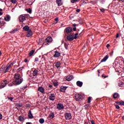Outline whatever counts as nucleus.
<instances>
[{
    "mask_svg": "<svg viewBox=\"0 0 124 124\" xmlns=\"http://www.w3.org/2000/svg\"><path fill=\"white\" fill-rule=\"evenodd\" d=\"M23 78L21 76V75L18 73H16L14 75V79L12 83H10L7 80H3V81L0 83V89H3L5 87L6 85H8V87H13V86H18L22 84L23 82Z\"/></svg>",
    "mask_w": 124,
    "mask_h": 124,
    "instance_id": "obj_1",
    "label": "nucleus"
},
{
    "mask_svg": "<svg viewBox=\"0 0 124 124\" xmlns=\"http://www.w3.org/2000/svg\"><path fill=\"white\" fill-rule=\"evenodd\" d=\"M52 42H53V38L50 37H47L45 41H44L43 44H45V45L47 46V45H49V44L52 43Z\"/></svg>",
    "mask_w": 124,
    "mask_h": 124,
    "instance_id": "obj_2",
    "label": "nucleus"
},
{
    "mask_svg": "<svg viewBox=\"0 0 124 124\" xmlns=\"http://www.w3.org/2000/svg\"><path fill=\"white\" fill-rule=\"evenodd\" d=\"M75 97L77 101H81L84 98V95L83 94L77 93L76 94Z\"/></svg>",
    "mask_w": 124,
    "mask_h": 124,
    "instance_id": "obj_3",
    "label": "nucleus"
},
{
    "mask_svg": "<svg viewBox=\"0 0 124 124\" xmlns=\"http://www.w3.org/2000/svg\"><path fill=\"white\" fill-rule=\"evenodd\" d=\"M65 31L66 33L68 35L69 33H72L73 29L71 27H66L65 29Z\"/></svg>",
    "mask_w": 124,
    "mask_h": 124,
    "instance_id": "obj_4",
    "label": "nucleus"
},
{
    "mask_svg": "<svg viewBox=\"0 0 124 124\" xmlns=\"http://www.w3.org/2000/svg\"><path fill=\"white\" fill-rule=\"evenodd\" d=\"M64 116L66 120H67V121L71 120L72 118V116H71V113H65Z\"/></svg>",
    "mask_w": 124,
    "mask_h": 124,
    "instance_id": "obj_5",
    "label": "nucleus"
},
{
    "mask_svg": "<svg viewBox=\"0 0 124 124\" xmlns=\"http://www.w3.org/2000/svg\"><path fill=\"white\" fill-rule=\"evenodd\" d=\"M74 35H73V34H71L70 35H68L67 36V40H68V41H73L74 40Z\"/></svg>",
    "mask_w": 124,
    "mask_h": 124,
    "instance_id": "obj_6",
    "label": "nucleus"
},
{
    "mask_svg": "<svg viewBox=\"0 0 124 124\" xmlns=\"http://www.w3.org/2000/svg\"><path fill=\"white\" fill-rule=\"evenodd\" d=\"M14 64V63H11L9 65H8L7 67L6 68V69L5 70V71L4 72V74L6 73V72H8L9 71V69L12 67V66Z\"/></svg>",
    "mask_w": 124,
    "mask_h": 124,
    "instance_id": "obj_7",
    "label": "nucleus"
},
{
    "mask_svg": "<svg viewBox=\"0 0 124 124\" xmlns=\"http://www.w3.org/2000/svg\"><path fill=\"white\" fill-rule=\"evenodd\" d=\"M68 87L61 86L60 89V92L62 93H65V91H66V89H67Z\"/></svg>",
    "mask_w": 124,
    "mask_h": 124,
    "instance_id": "obj_8",
    "label": "nucleus"
},
{
    "mask_svg": "<svg viewBox=\"0 0 124 124\" xmlns=\"http://www.w3.org/2000/svg\"><path fill=\"white\" fill-rule=\"evenodd\" d=\"M109 58V55H107L100 62V63H99L98 65L100 64L101 63V62H106V61H107V60H108Z\"/></svg>",
    "mask_w": 124,
    "mask_h": 124,
    "instance_id": "obj_9",
    "label": "nucleus"
},
{
    "mask_svg": "<svg viewBox=\"0 0 124 124\" xmlns=\"http://www.w3.org/2000/svg\"><path fill=\"white\" fill-rule=\"evenodd\" d=\"M48 98L50 100H52V101H54V100L56 99V96H55V94L51 93L50 96H49Z\"/></svg>",
    "mask_w": 124,
    "mask_h": 124,
    "instance_id": "obj_10",
    "label": "nucleus"
},
{
    "mask_svg": "<svg viewBox=\"0 0 124 124\" xmlns=\"http://www.w3.org/2000/svg\"><path fill=\"white\" fill-rule=\"evenodd\" d=\"M55 54L53 55L54 58H60L61 57V53L59 52L58 51L54 52Z\"/></svg>",
    "mask_w": 124,
    "mask_h": 124,
    "instance_id": "obj_11",
    "label": "nucleus"
},
{
    "mask_svg": "<svg viewBox=\"0 0 124 124\" xmlns=\"http://www.w3.org/2000/svg\"><path fill=\"white\" fill-rule=\"evenodd\" d=\"M19 22H23L24 21H25L26 20V16H23V15H21L19 16Z\"/></svg>",
    "mask_w": 124,
    "mask_h": 124,
    "instance_id": "obj_12",
    "label": "nucleus"
},
{
    "mask_svg": "<svg viewBox=\"0 0 124 124\" xmlns=\"http://www.w3.org/2000/svg\"><path fill=\"white\" fill-rule=\"evenodd\" d=\"M63 108H64V107L62 104L59 103L57 105V109H59V110H62Z\"/></svg>",
    "mask_w": 124,
    "mask_h": 124,
    "instance_id": "obj_13",
    "label": "nucleus"
},
{
    "mask_svg": "<svg viewBox=\"0 0 124 124\" xmlns=\"http://www.w3.org/2000/svg\"><path fill=\"white\" fill-rule=\"evenodd\" d=\"M56 2L58 6H62L63 4L62 0H56Z\"/></svg>",
    "mask_w": 124,
    "mask_h": 124,
    "instance_id": "obj_14",
    "label": "nucleus"
},
{
    "mask_svg": "<svg viewBox=\"0 0 124 124\" xmlns=\"http://www.w3.org/2000/svg\"><path fill=\"white\" fill-rule=\"evenodd\" d=\"M32 35V31H31V29L30 30L27 31V37H31Z\"/></svg>",
    "mask_w": 124,
    "mask_h": 124,
    "instance_id": "obj_15",
    "label": "nucleus"
},
{
    "mask_svg": "<svg viewBox=\"0 0 124 124\" xmlns=\"http://www.w3.org/2000/svg\"><path fill=\"white\" fill-rule=\"evenodd\" d=\"M18 120L19 122H21V123H24L26 119L22 115H20L18 117Z\"/></svg>",
    "mask_w": 124,
    "mask_h": 124,
    "instance_id": "obj_16",
    "label": "nucleus"
},
{
    "mask_svg": "<svg viewBox=\"0 0 124 124\" xmlns=\"http://www.w3.org/2000/svg\"><path fill=\"white\" fill-rule=\"evenodd\" d=\"M76 85L78 86V87H79V88H81L83 86V82L80 81H78L76 82Z\"/></svg>",
    "mask_w": 124,
    "mask_h": 124,
    "instance_id": "obj_17",
    "label": "nucleus"
},
{
    "mask_svg": "<svg viewBox=\"0 0 124 124\" xmlns=\"http://www.w3.org/2000/svg\"><path fill=\"white\" fill-rule=\"evenodd\" d=\"M45 90V89L42 86H41L38 88V92H40L42 93H44Z\"/></svg>",
    "mask_w": 124,
    "mask_h": 124,
    "instance_id": "obj_18",
    "label": "nucleus"
},
{
    "mask_svg": "<svg viewBox=\"0 0 124 124\" xmlns=\"http://www.w3.org/2000/svg\"><path fill=\"white\" fill-rule=\"evenodd\" d=\"M113 98L116 99V98H119V97H120V95L119 94V93H115L113 94Z\"/></svg>",
    "mask_w": 124,
    "mask_h": 124,
    "instance_id": "obj_19",
    "label": "nucleus"
},
{
    "mask_svg": "<svg viewBox=\"0 0 124 124\" xmlns=\"http://www.w3.org/2000/svg\"><path fill=\"white\" fill-rule=\"evenodd\" d=\"M28 118L29 119H33V115L31 114V111L30 110L28 113Z\"/></svg>",
    "mask_w": 124,
    "mask_h": 124,
    "instance_id": "obj_20",
    "label": "nucleus"
},
{
    "mask_svg": "<svg viewBox=\"0 0 124 124\" xmlns=\"http://www.w3.org/2000/svg\"><path fill=\"white\" fill-rule=\"evenodd\" d=\"M38 74V70H36V69H35L34 71H33V76L35 77Z\"/></svg>",
    "mask_w": 124,
    "mask_h": 124,
    "instance_id": "obj_21",
    "label": "nucleus"
},
{
    "mask_svg": "<svg viewBox=\"0 0 124 124\" xmlns=\"http://www.w3.org/2000/svg\"><path fill=\"white\" fill-rule=\"evenodd\" d=\"M23 30L25 31H28L31 29L28 26H25L23 28Z\"/></svg>",
    "mask_w": 124,
    "mask_h": 124,
    "instance_id": "obj_22",
    "label": "nucleus"
},
{
    "mask_svg": "<svg viewBox=\"0 0 124 124\" xmlns=\"http://www.w3.org/2000/svg\"><path fill=\"white\" fill-rule=\"evenodd\" d=\"M48 117L51 119H54L55 118V114L54 112H51L49 114Z\"/></svg>",
    "mask_w": 124,
    "mask_h": 124,
    "instance_id": "obj_23",
    "label": "nucleus"
},
{
    "mask_svg": "<svg viewBox=\"0 0 124 124\" xmlns=\"http://www.w3.org/2000/svg\"><path fill=\"white\" fill-rule=\"evenodd\" d=\"M10 16L9 15H7L6 17H4V20L6 21V22H9L10 21Z\"/></svg>",
    "mask_w": 124,
    "mask_h": 124,
    "instance_id": "obj_24",
    "label": "nucleus"
},
{
    "mask_svg": "<svg viewBox=\"0 0 124 124\" xmlns=\"http://www.w3.org/2000/svg\"><path fill=\"white\" fill-rule=\"evenodd\" d=\"M34 52H35V50L34 49L31 50L29 54L30 57H31V56H32V55L34 54Z\"/></svg>",
    "mask_w": 124,
    "mask_h": 124,
    "instance_id": "obj_25",
    "label": "nucleus"
},
{
    "mask_svg": "<svg viewBox=\"0 0 124 124\" xmlns=\"http://www.w3.org/2000/svg\"><path fill=\"white\" fill-rule=\"evenodd\" d=\"M55 66H56L57 68H59V67H61V63L60 62H56Z\"/></svg>",
    "mask_w": 124,
    "mask_h": 124,
    "instance_id": "obj_26",
    "label": "nucleus"
},
{
    "mask_svg": "<svg viewBox=\"0 0 124 124\" xmlns=\"http://www.w3.org/2000/svg\"><path fill=\"white\" fill-rule=\"evenodd\" d=\"M116 103L119 105H123L124 106V101L116 102Z\"/></svg>",
    "mask_w": 124,
    "mask_h": 124,
    "instance_id": "obj_27",
    "label": "nucleus"
},
{
    "mask_svg": "<svg viewBox=\"0 0 124 124\" xmlns=\"http://www.w3.org/2000/svg\"><path fill=\"white\" fill-rule=\"evenodd\" d=\"M118 86L119 87H123V86H124V82L122 81H119L118 83Z\"/></svg>",
    "mask_w": 124,
    "mask_h": 124,
    "instance_id": "obj_28",
    "label": "nucleus"
},
{
    "mask_svg": "<svg viewBox=\"0 0 124 124\" xmlns=\"http://www.w3.org/2000/svg\"><path fill=\"white\" fill-rule=\"evenodd\" d=\"M80 0H71L72 3H75L76 2H79Z\"/></svg>",
    "mask_w": 124,
    "mask_h": 124,
    "instance_id": "obj_29",
    "label": "nucleus"
},
{
    "mask_svg": "<svg viewBox=\"0 0 124 124\" xmlns=\"http://www.w3.org/2000/svg\"><path fill=\"white\" fill-rule=\"evenodd\" d=\"M73 26L74 27V28H73L74 31H76V26H78V25L76 24H73Z\"/></svg>",
    "mask_w": 124,
    "mask_h": 124,
    "instance_id": "obj_30",
    "label": "nucleus"
},
{
    "mask_svg": "<svg viewBox=\"0 0 124 124\" xmlns=\"http://www.w3.org/2000/svg\"><path fill=\"white\" fill-rule=\"evenodd\" d=\"M39 122L40 123V124H44V122H45V120H44L43 119H40L39 120Z\"/></svg>",
    "mask_w": 124,
    "mask_h": 124,
    "instance_id": "obj_31",
    "label": "nucleus"
},
{
    "mask_svg": "<svg viewBox=\"0 0 124 124\" xmlns=\"http://www.w3.org/2000/svg\"><path fill=\"white\" fill-rule=\"evenodd\" d=\"M26 11L30 14H31V8L26 9Z\"/></svg>",
    "mask_w": 124,
    "mask_h": 124,
    "instance_id": "obj_32",
    "label": "nucleus"
},
{
    "mask_svg": "<svg viewBox=\"0 0 124 124\" xmlns=\"http://www.w3.org/2000/svg\"><path fill=\"white\" fill-rule=\"evenodd\" d=\"M53 85L54 86V87H58L59 86V82H53Z\"/></svg>",
    "mask_w": 124,
    "mask_h": 124,
    "instance_id": "obj_33",
    "label": "nucleus"
},
{
    "mask_svg": "<svg viewBox=\"0 0 124 124\" xmlns=\"http://www.w3.org/2000/svg\"><path fill=\"white\" fill-rule=\"evenodd\" d=\"M18 31V29L16 28L11 32V33H15V32H16V31Z\"/></svg>",
    "mask_w": 124,
    "mask_h": 124,
    "instance_id": "obj_34",
    "label": "nucleus"
},
{
    "mask_svg": "<svg viewBox=\"0 0 124 124\" xmlns=\"http://www.w3.org/2000/svg\"><path fill=\"white\" fill-rule=\"evenodd\" d=\"M64 47H65V49L68 50V45H67V44L64 43Z\"/></svg>",
    "mask_w": 124,
    "mask_h": 124,
    "instance_id": "obj_35",
    "label": "nucleus"
},
{
    "mask_svg": "<svg viewBox=\"0 0 124 124\" xmlns=\"http://www.w3.org/2000/svg\"><path fill=\"white\" fill-rule=\"evenodd\" d=\"M11 0V2H12V3H13V4H15V3L17 2V0Z\"/></svg>",
    "mask_w": 124,
    "mask_h": 124,
    "instance_id": "obj_36",
    "label": "nucleus"
},
{
    "mask_svg": "<svg viewBox=\"0 0 124 124\" xmlns=\"http://www.w3.org/2000/svg\"><path fill=\"white\" fill-rule=\"evenodd\" d=\"M90 106H91V104H86L84 106V107L85 109H88V108H89V107H90Z\"/></svg>",
    "mask_w": 124,
    "mask_h": 124,
    "instance_id": "obj_37",
    "label": "nucleus"
},
{
    "mask_svg": "<svg viewBox=\"0 0 124 124\" xmlns=\"http://www.w3.org/2000/svg\"><path fill=\"white\" fill-rule=\"evenodd\" d=\"M78 33H76L75 34V36L74 35V39H77V37H78Z\"/></svg>",
    "mask_w": 124,
    "mask_h": 124,
    "instance_id": "obj_38",
    "label": "nucleus"
},
{
    "mask_svg": "<svg viewBox=\"0 0 124 124\" xmlns=\"http://www.w3.org/2000/svg\"><path fill=\"white\" fill-rule=\"evenodd\" d=\"M91 100H92V97L89 96L88 99V103H91Z\"/></svg>",
    "mask_w": 124,
    "mask_h": 124,
    "instance_id": "obj_39",
    "label": "nucleus"
},
{
    "mask_svg": "<svg viewBox=\"0 0 124 124\" xmlns=\"http://www.w3.org/2000/svg\"><path fill=\"white\" fill-rule=\"evenodd\" d=\"M90 3H91V4H93V5H94V4H95V3H96V1H91L90 2Z\"/></svg>",
    "mask_w": 124,
    "mask_h": 124,
    "instance_id": "obj_40",
    "label": "nucleus"
},
{
    "mask_svg": "<svg viewBox=\"0 0 124 124\" xmlns=\"http://www.w3.org/2000/svg\"><path fill=\"white\" fill-rule=\"evenodd\" d=\"M8 99H9V100H11V101H13V97H8Z\"/></svg>",
    "mask_w": 124,
    "mask_h": 124,
    "instance_id": "obj_41",
    "label": "nucleus"
},
{
    "mask_svg": "<svg viewBox=\"0 0 124 124\" xmlns=\"http://www.w3.org/2000/svg\"><path fill=\"white\" fill-rule=\"evenodd\" d=\"M23 68H24V67H21L20 68H19L18 69H17V71L19 72V71H21Z\"/></svg>",
    "mask_w": 124,
    "mask_h": 124,
    "instance_id": "obj_42",
    "label": "nucleus"
},
{
    "mask_svg": "<svg viewBox=\"0 0 124 124\" xmlns=\"http://www.w3.org/2000/svg\"><path fill=\"white\" fill-rule=\"evenodd\" d=\"M55 21H56V22H55V24H57V23H58V21H59V17H56V18H55Z\"/></svg>",
    "mask_w": 124,
    "mask_h": 124,
    "instance_id": "obj_43",
    "label": "nucleus"
},
{
    "mask_svg": "<svg viewBox=\"0 0 124 124\" xmlns=\"http://www.w3.org/2000/svg\"><path fill=\"white\" fill-rule=\"evenodd\" d=\"M66 80H67V81H71V78L69 77V78H66Z\"/></svg>",
    "mask_w": 124,
    "mask_h": 124,
    "instance_id": "obj_44",
    "label": "nucleus"
},
{
    "mask_svg": "<svg viewBox=\"0 0 124 124\" xmlns=\"http://www.w3.org/2000/svg\"><path fill=\"white\" fill-rule=\"evenodd\" d=\"M16 106H17V107H22L23 106V105L19 104H17Z\"/></svg>",
    "mask_w": 124,
    "mask_h": 124,
    "instance_id": "obj_45",
    "label": "nucleus"
},
{
    "mask_svg": "<svg viewBox=\"0 0 124 124\" xmlns=\"http://www.w3.org/2000/svg\"><path fill=\"white\" fill-rule=\"evenodd\" d=\"M38 61H39V59L38 58L36 57V58H35V61H34V62H38Z\"/></svg>",
    "mask_w": 124,
    "mask_h": 124,
    "instance_id": "obj_46",
    "label": "nucleus"
},
{
    "mask_svg": "<svg viewBox=\"0 0 124 124\" xmlns=\"http://www.w3.org/2000/svg\"><path fill=\"white\" fill-rule=\"evenodd\" d=\"M115 107H116V109H120V106H119V105H116Z\"/></svg>",
    "mask_w": 124,
    "mask_h": 124,
    "instance_id": "obj_47",
    "label": "nucleus"
},
{
    "mask_svg": "<svg viewBox=\"0 0 124 124\" xmlns=\"http://www.w3.org/2000/svg\"><path fill=\"white\" fill-rule=\"evenodd\" d=\"M100 11H101V12L104 13L105 10L104 9V8L100 9Z\"/></svg>",
    "mask_w": 124,
    "mask_h": 124,
    "instance_id": "obj_48",
    "label": "nucleus"
},
{
    "mask_svg": "<svg viewBox=\"0 0 124 124\" xmlns=\"http://www.w3.org/2000/svg\"><path fill=\"white\" fill-rule=\"evenodd\" d=\"M4 70L3 69H0V73H2Z\"/></svg>",
    "mask_w": 124,
    "mask_h": 124,
    "instance_id": "obj_49",
    "label": "nucleus"
},
{
    "mask_svg": "<svg viewBox=\"0 0 124 124\" xmlns=\"http://www.w3.org/2000/svg\"><path fill=\"white\" fill-rule=\"evenodd\" d=\"M102 77H104V78H107V77H108V76H104V75H102Z\"/></svg>",
    "mask_w": 124,
    "mask_h": 124,
    "instance_id": "obj_50",
    "label": "nucleus"
},
{
    "mask_svg": "<svg viewBox=\"0 0 124 124\" xmlns=\"http://www.w3.org/2000/svg\"><path fill=\"white\" fill-rule=\"evenodd\" d=\"M91 123L92 124H94V121H93V120H91Z\"/></svg>",
    "mask_w": 124,
    "mask_h": 124,
    "instance_id": "obj_51",
    "label": "nucleus"
},
{
    "mask_svg": "<svg viewBox=\"0 0 124 124\" xmlns=\"http://www.w3.org/2000/svg\"><path fill=\"white\" fill-rule=\"evenodd\" d=\"M76 11L77 12H80V11H81V10H80V9H77Z\"/></svg>",
    "mask_w": 124,
    "mask_h": 124,
    "instance_id": "obj_52",
    "label": "nucleus"
},
{
    "mask_svg": "<svg viewBox=\"0 0 124 124\" xmlns=\"http://www.w3.org/2000/svg\"><path fill=\"white\" fill-rule=\"evenodd\" d=\"M48 88H50V89H53V85H49Z\"/></svg>",
    "mask_w": 124,
    "mask_h": 124,
    "instance_id": "obj_53",
    "label": "nucleus"
},
{
    "mask_svg": "<svg viewBox=\"0 0 124 124\" xmlns=\"http://www.w3.org/2000/svg\"><path fill=\"white\" fill-rule=\"evenodd\" d=\"M1 69H3V70H4L5 69V67H3V66H2V67L0 68Z\"/></svg>",
    "mask_w": 124,
    "mask_h": 124,
    "instance_id": "obj_54",
    "label": "nucleus"
},
{
    "mask_svg": "<svg viewBox=\"0 0 124 124\" xmlns=\"http://www.w3.org/2000/svg\"><path fill=\"white\" fill-rule=\"evenodd\" d=\"M113 54H114V51L112 50L111 53H110V56H113Z\"/></svg>",
    "mask_w": 124,
    "mask_h": 124,
    "instance_id": "obj_55",
    "label": "nucleus"
},
{
    "mask_svg": "<svg viewBox=\"0 0 124 124\" xmlns=\"http://www.w3.org/2000/svg\"><path fill=\"white\" fill-rule=\"evenodd\" d=\"M109 46H110V44H108L106 46L107 48H109Z\"/></svg>",
    "mask_w": 124,
    "mask_h": 124,
    "instance_id": "obj_56",
    "label": "nucleus"
},
{
    "mask_svg": "<svg viewBox=\"0 0 124 124\" xmlns=\"http://www.w3.org/2000/svg\"><path fill=\"white\" fill-rule=\"evenodd\" d=\"M70 78L71 79V80H72V79H74V77H73V76H70Z\"/></svg>",
    "mask_w": 124,
    "mask_h": 124,
    "instance_id": "obj_57",
    "label": "nucleus"
},
{
    "mask_svg": "<svg viewBox=\"0 0 124 124\" xmlns=\"http://www.w3.org/2000/svg\"><path fill=\"white\" fill-rule=\"evenodd\" d=\"M1 119H2V115L0 114V120H1Z\"/></svg>",
    "mask_w": 124,
    "mask_h": 124,
    "instance_id": "obj_58",
    "label": "nucleus"
},
{
    "mask_svg": "<svg viewBox=\"0 0 124 124\" xmlns=\"http://www.w3.org/2000/svg\"><path fill=\"white\" fill-rule=\"evenodd\" d=\"M24 62H28V59H25L24 60Z\"/></svg>",
    "mask_w": 124,
    "mask_h": 124,
    "instance_id": "obj_59",
    "label": "nucleus"
},
{
    "mask_svg": "<svg viewBox=\"0 0 124 124\" xmlns=\"http://www.w3.org/2000/svg\"><path fill=\"white\" fill-rule=\"evenodd\" d=\"M119 33L116 34V38H118V37H119Z\"/></svg>",
    "mask_w": 124,
    "mask_h": 124,
    "instance_id": "obj_60",
    "label": "nucleus"
},
{
    "mask_svg": "<svg viewBox=\"0 0 124 124\" xmlns=\"http://www.w3.org/2000/svg\"><path fill=\"white\" fill-rule=\"evenodd\" d=\"M31 122H27L26 123V124H31Z\"/></svg>",
    "mask_w": 124,
    "mask_h": 124,
    "instance_id": "obj_61",
    "label": "nucleus"
},
{
    "mask_svg": "<svg viewBox=\"0 0 124 124\" xmlns=\"http://www.w3.org/2000/svg\"><path fill=\"white\" fill-rule=\"evenodd\" d=\"M97 71H98V73H99H99H100V70L98 69Z\"/></svg>",
    "mask_w": 124,
    "mask_h": 124,
    "instance_id": "obj_62",
    "label": "nucleus"
},
{
    "mask_svg": "<svg viewBox=\"0 0 124 124\" xmlns=\"http://www.w3.org/2000/svg\"><path fill=\"white\" fill-rule=\"evenodd\" d=\"M30 105L27 104L26 105V107H30Z\"/></svg>",
    "mask_w": 124,
    "mask_h": 124,
    "instance_id": "obj_63",
    "label": "nucleus"
},
{
    "mask_svg": "<svg viewBox=\"0 0 124 124\" xmlns=\"http://www.w3.org/2000/svg\"><path fill=\"white\" fill-rule=\"evenodd\" d=\"M39 41H42L43 39H39Z\"/></svg>",
    "mask_w": 124,
    "mask_h": 124,
    "instance_id": "obj_64",
    "label": "nucleus"
}]
</instances>
